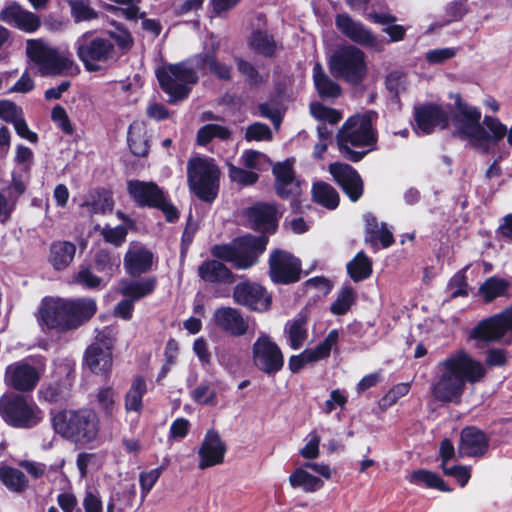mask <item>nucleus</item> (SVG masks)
Listing matches in <instances>:
<instances>
[{
	"label": "nucleus",
	"instance_id": "2eb2a0df",
	"mask_svg": "<svg viewBox=\"0 0 512 512\" xmlns=\"http://www.w3.org/2000/svg\"><path fill=\"white\" fill-rule=\"evenodd\" d=\"M234 301L250 311L266 312L271 308L272 295L257 282H239L233 289Z\"/></svg>",
	"mask_w": 512,
	"mask_h": 512
},
{
	"label": "nucleus",
	"instance_id": "39448f33",
	"mask_svg": "<svg viewBox=\"0 0 512 512\" xmlns=\"http://www.w3.org/2000/svg\"><path fill=\"white\" fill-rule=\"evenodd\" d=\"M221 171L208 156L191 157L187 162V184L191 194L205 203H213L219 194Z\"/></svg>",
	"mask_w": 512,
	"mask_h": 512
},
{
	"label": "nucleus",
	"instance_id": "e433bc0d",
	"mask_svg": "<svg viewBox=\"0 0 512 512\" xmlns=\"http://www.w3.org/2000/svg\"><path fill=\"white\" fill-rule=\"evenodd\" d=\"M307 319L302 314H298L293 320L285 325V332L288 335L289 346L293 350L300 349L308 337Z\"/></svg>",
	"mask_w": 512,
	"mask_h": 512
},
{
	"label": "nucleus",
	"instance_id": "79ce46f5",
	"mask_svg": "<svg viewBox=\"0 0 512 512\" xmlns=\"http://www.w3.org/2000/svg\"><path fill=\"white\" fill-rule=\"evenodd\" d=\"M372 272V261L364 251H359L347 264V273L354 282L369 278Z\"/></svg>",
	"mask_w": 512,
	"mask_h": 512
},
{
	"label": "nucleus",
	"instance_id": "338daca9",
	"mask_svg": "<svg viewBox=\"0 0 512 512\" xmlns=\"http://www.w3.org/2000/svg\"><path fill=\"white\" fill-rule=\"evenodd\" d=\"M99 407L106 415H111L115 406V390L112 387H102L96 395Z\"/></svg>",
	"mask_w": 512,
	"mask_h": 512
},
{
	"label": "nucleus",
	"instance_id": "f8f14e48",
	"mask_svg": "<svg viewBox=\"0 0 512 512\" xmlns=\"http://www.w3.org/2000/svg\"><path fill=\"white\" fill-rule=\"evenodd\" d=\"M269 277L274 284L289 285L298 282L302 274V262L292 253L275 249L268 260Z\"/></svg>",
	"mask_w": 512,
	"mask_h": 512
},
{
	"label": "nucleus",
	"instance_id": "aec40b11",
	"mask_svg": "<svg viewBox=\"0 0 512 512\" xmlns=\"http://www.w3.org/2000/svg\"><path fill=\"white\" fill-rule=\"evenodd\" d=\"M226 451L227 447L221 440L219 433L215 430H209L198 450V468L204 470L222 464Z\"/></svg>",
	"mask_w": 512,
	"mask_h": 512
},
{
	"label": "nucleus",
	"instance_id": "6ab92c4d",
	"mask_svg": "<svg viewBox=\"0 0 512 512\" xmlns=\"http://www.w3.org/2000/svg\"><path fill=\"white\" fill-rule=\"evenodd\" d=\"M127 192L139 208H156L165 195L155 182L138 179L127 181Z\"/></svg>",
	"mask_w": 512,
	"mask_h": 512
},
{
	"label": "nucleus",
	"instance_id": "f257e3e1",
	"mask_svg": "<svg viewBox=\"0 0 512 512\" xmlns=\"http://www.w3.org/2000/svg\"><path fill=\"white\" fill-rule=\"evenodd\" d=\"M450 99H454L453 106H449L451 120L456 127L460 138L469 139L471 145L488 154L490 144L497 145L509 130L497 117L486 115L482 126L480 124L481 111L478 107L470 106L460 93H450Z\"/></svg>",
	"mask_w": 512,
	"mask_h": 512
},
{
	"label": "nucleus",
	"instance_id": "a19ab883",
	"mask_svg": "<svg viewBox=\"0 0 512 512\" xmlns=\"http://www.w3.org/2000/svg\"><path fill=\"white\" fill-rule=\"evenodd\" d=\"M409 481L441 492H451L453 490L437 473L423 468L414 470Z\"/></svg>",
	"mask_w": 512,
	"mask_h": 512
},
{
	"label": "nucleus",
	"instance_id": "4be33fe9",
	"mask_svg": "<svg viewBox=\"0 0 512 512\" xmlns=\"http://www.w3.org/2000/svg\"><path fill=\"white\" fill-rule=\"evenodd\" d=\"M489 449V437L477 426H465L460 432L458 452L467 457H483Z\"/></svg>",
	"mask_w": 512,
	"mask_h": 512
},
{
	"label": "nucleus",
	"instance_id": "864d4df0",
	"mask_svg": "<svg viewBox=\"0 0 512 512\" xmlns=\"http://www.w3.org/2000/svg\"><path fill=\"white\" fill-rule=\"evenodd\" d=\"M164 466L156 467L150 471H143L139 474V483L141 490V503L144 502L152 488L155 486L159 478L161 477Z\"/></svg>",
	"mask_w": 512,
	"mask_h": 512
},
{
	"label": "nucleus",
	"instance_id": "49530a36",
	"mask_svg": "<svg viewBox=\"0 0 512 512\" xmlns=\"http://www.w3.org/2000/svg\"><path fill=\"white\" fill-rule=\"evenodd\" d=\"M368 66H329L330 73L345 81L350 86L356 87L362 83L367 75Z\"/></svg>",
	"mask_w": 512,
	"mask_h": 512
},
{
	"label": "nucleus",
	"instance_id": "603ef678",
	"mask_svg": "<svg viewBox=\"0 0 512 512\" xmlns=\"http://www.w3.org/2000/svg\"><path fill=\"white\" fill-rule=\"evenodd\" d=\"M228 176L232 183H236L242 187L252 186L259 180L258 173L237 167L233 164H229Z\"/></svg>",
	"mask_w": 512,
	"mask_h": 512
},
{
	"label": "nucleus",
	"instance_id": "6e6552de",
	"mask_svg": "<svg viewBox=\"0 0 512 512\" xmlns=\"http://www.w3.org/2000/svg\"><path fill=\"white\" fill-rule=\"evenodd\" d=\"M75 378L76 369L73 365H59L52 379L41 385L38 390V399L49 404H67L72 397Z\"/></svg>",
	"mask_w": 512,
	"mask_h": 512
},
{
	"label": "nucleus",
	"instance_id": "f3484780",
	"mask_svg": "<svg viewBox=\"0 0 512 512\" xmlns=\"http://www.w3.org/2000/svg\"><path fill=\"white\" fill-rule=\"evenodd\" d=\"M328 171L351 202H357L363 196L364 183L354 167L343 162H333L329 164Z\"/></svg>",
	"mask_w": 512,
	"mask_h": 512
},
{
	"label": "nucleus",
	"instance_id": "680f3d73",
	"mask_svg": "<svg viewBox=\"0 0 512 512\" xmlns=\"http://www.w3.org/2000/svg\"><path fill=\"white\" fill-rule=\"evenodd\" d=\"M272 139V131L270 127L261 122H254L249 125L245 131V140L251 141H264Z\"/></svg>",
	"mask_w": 512,
	"mask_h": 512
},
{
	"label": "nucleus",
	"instance_id": "4d7b16f0",
	"mask_svg": "<svg viewBox=\"0 0 512 512\" xmlns=\"http://www.w3.org/2000/svg\"><path fill=\"white\" fill-rule=\"evenodd\" d=\"M211 255L218 261H224L232 263L233 267L236 268L237 254L236 246L232 243L216 244L211 247Z\"/></svg>",
	"mask_w": 512,
	"mask_h": 512
},
{
	"label": "nucleus",
	"instance_id": "7c9ffc66",
	"mask_svg": "<svg viewBox=\"0 0 512 512\" xmlns=\"http://www.w3.org/2000/svg\"><path fill=\"white\" fill-rule=\"evenodd\" d=\"M198 276L206 283H232L233 272L221 261L208 259L198 266Z\"/></svg>",
	"mask_w": 512,
	"mask_h": 512
},
{
	"label": "nucleus",
	"instance_id": "de8ad7c7",
	"mask_svg": "<svg viewBox=\"0 0 512 512\" xmlns=\"http://www.w3.org/2000/svg\"><path fill=\"white\" fill-rule=\"evenodd\" d=\"M227 141L231 138V131L219 124H206L201 126L196 134V143L199 146H207L213 139Z\"/></svg>",
	"mask_w": 512,
	"mask_h": 512
},
{
	"label": "nucleus",
	"instance_id": "a878e982",
	"mask_svg": "<svg viewBox=\"0 0 512 512\" xmlns=\"http://www.w3.org/2000/svg\"><path fill=\"white\" fill-rule=\"evenodd\" d=\"M121 256L109 248H99L92 255L91 266L109 282L120 271Z\"/></svg>",
	"mask_w": 512,
	"mask_h": 512
},
{
	"label": "nucleus",
	"instance_id": "bb28decb",
	"mask_svg": "<svg viewBox=\"0 0 512 512\" xmlns=\"http://www.w3.org/2000/svg\"><path fill=\"white\" fill-rule=\"evenodd\" d=\"M336 26L345 36L358 44L371 47L377 45V38L347 14H340L336 17Z\"/></svg>",
	"mask_w": 512,
	"mask_h": 512
},
{
	"label": "nucleus",
	"instance_id": "dca6fc26",
	"mask_svg": "<svg viewBox=\"0 0 512 512\" xmlns=\"http://www.w3.org/2000/svg\"><path fill=\"white\" fill-rule=\"evenodd\" d=\"M415 131L421 135H429L437 127L446 129L449 126L447 111L437 103L428 102L414 107Z\"/></svg>",
	"mask_w": 512,
	"mask_h": 512
},
{
	"label": "nucleus",
	"instance_id": "3c124183",
	"mask_svg": "<svg viewBox=\"0 0 512 512\" xmlns=\"http://www.w3.org/2000/svg\"><path fill=\"white\" fill-rule=\"evenodd\" d=\"M467 269L468 267L459 270L449 279L447 283V290L450 292L448 300L469 295L470 287L467 281Z\"/></svg>",
	"mask_w": 512,
	"mask_h": 512
},
{
	"label": "nucleus",
	"instance_id": "0eeeda50",
	"mask_svg": "<svg viewBox=\"0 0 512 512\" xmlns=\"http://www.w3.org/2000/svg\"><path fill=\"white\" fill-rule=\"evenodd\" d=\"M155 74L161 90L169 96L170 104L188 98L189 85L198 81L196 71L190 66H157Z\"/></svg>",
	"mask_w": 512,
	"mask_h": 512
},
{
	"label": "nucleus",
	"instance_id": "2f4dec72",
	"mask_svg": "<svg viewBox=\"0 0 512 512\" xmlns=\"http://www.w3.org/2000/svg\"><path fill=\"white\" fill-rule=\"evenodd\" d=\"M148 392L146 379L142 375H135L131 385L124 395V408L127 413L140 414L143 411V398Z\"/></svg>",
	"mask_w": 512,
	"mask_h": 512
},
{
	"label": "nucleus",
	"instance_id": "4468645a",
	"mask_svg": "<svg viewBox=\"0 0 512 512\" xmlns=\"http://www.w3.org/2000/svg\"><path fill=\"white\" fill-rule=\"evenodd\" d=\"M42 372L28 358L13 362L5 368L4 382L20 393L32 392L39 384Z\"/></svg>",
	"mask_w": 512,
	"mask_h": 512
},
{
	"label": "nucleus",
	"instance_id": "8fccbe9b",
	"mask_svg": "<svg viewBox=\"0 0 512 512\" xmlns=\"http://www.w3.org/2000/svg\"><path fill=\"white\" fill-rule=\"evenodd\" d=\"M356 293L351 285H344L338 292L337 298L330 306L332 314L341 316L346 314L356 301Z\"/></svg>",
	"mask_w": 512,
	"mask_h": 512
},
{
	"label": "nucleus",
	"instance_id": "412c9836",
	"mask_svg": "<svg viewBox=\"0 0 512 512\" xmlns=\"http://www.w3.org/2000/svg\"><path fill=\"white\" fill-rule=\"evenodd\" d=\"M0 20L26 33H34L41 26L40 17L12 2L0 11Z\"/></svg>",
	"mask_w": 512,
	"mask_h": 512
},
{
	"label": "nucleus",
	"instance_id": "1a4fd4ad",
	"mask_svg": "<svg viewBox=\"0 0 512 512\" xmlns=\"http://www.w3.org/2000/svg\"><path fill=\"white\" fill-rule=\"evenodd\" d=\"M275 178L274 189L277 196L283 200H289L293 213H300L301 204V181L296 178L294 170V159H286L276 163L272 168Z\"/></svg>",
	"mask_w": 512,
	"mask_h": 512
},
{
	"label": "nucleus",
	"instance_id": "13d9d810",
	"mask_svg": "<svg viewBox=\"0 0 512 512\" xmlns=\"http://www.w3.org/2000/svg\"><path fill=\"white\" fill-rule=\"evenodd\" d=\"M128 230L124 225L110 227L106 225L101 230V236L106 243L112 244L115 247H120L126 241Z\"/></svg>",
	"mask_w": 512,
	"mask_h": 512
},
{
	"label": "nucleus",
	"instance_id": "58836bf2",
	"mask_svg": "<svg viewBox=\"0 0 512 512\" xmlns=\"http://www.w3.org/2000/svg\"><path fill=\"white\" fill-rule=\"evenodd\" d=\"M315 88L321 98H337L342 89L338 83L329 78L323 71V66H313Z\"/></svg>",
	"mask_w": 512,
	"mask_h": 512
},
{
	"label": "nucleus",
	"instance_id": "72a5a7b5",
	"mask_svg": "<svg viewBox=\"0 0 512 512\" xmlns=\"http://www.w3.org/2000/svg\"><path fill=\"white\" fill-rule=\"evenodd\" d=\"M312 201L329 210H334L339 206L340 197L337 190L329 183L324 181H315L311 188Z\"/></svg>",
	"mask_w": 512,
	"mask_h": 512
},
{
	"label": "nucleus",
	"instance_id": "bf43d9fd",
	"mask_svg": "<svg viewBox=\"0 0 512 512\" xmlns=\"http://www.w3.org/2000/svg\"><path fill=\"white\" fill-rule=\"evenodd\" d=\"M338 341L339 332L337 329H332L324 340L312 349L318 361L328 358L331 354L332 347L335 346Z\"/></svg>",
	"mask_w": 512,
	"mask_h": 512
},
{
	"label": "nucleus",
	"instance_id": "473e14b6",
	"mask_svg": "<svg viewBox=\"0 0 512 512\" xmlns=\"http://www.w3.org/2000/svg\"><path fill=\"white\" fill-rule=\"evenodd\" d=\"M156 287L157 278L155 276L145 277L139 281L125 280L122 282L120 293L135 302L151 295Z\"/></svg>",
	"mask_w": 512,
	"mask_h": 512
},
{
	"label": "nucleus",
	"instance_id": "f03ea898",
	"mask_svg": "<svg viewBox=\"0 0 512 512\" xmlns=\"http://www.w3.org/2000/svg\"><path fill=\"white\" fill-rule=\"evenodd\" d=\"M442 372L431 387L433 398L442 403H460L466 383L480 382L486 375L482 363L459 350L439 363Z\"/></svg>",
	"mask_w": 512,
	"mask_h": 512
},
{
	"label": "nucleus",
	"instance_id": "20e7f679",
	"mask_svg": "<svg viewBox=\"0 0 512 512\" xmlns=\"http://www.w3.org/2000/svg\"><path fill=\"white\" fill-rule=\"evenodd\" d=\"M51 424L62 438L81 447L95 442L101 428L98 414L90 408L57 411L52 414Z\"/></svg>",
	"mask_w": 512,
	"mask_h": 512
},
{
	"label": "nucleus",
	"instance_id": "a211bd4d",
	"mask_svg": "<svg viewBox=\"0 0 512 512\" xmlns=\"http://www.w3.org/2000/svg\"><path fill=\"white\" fill-rule=\"evenodd\" d=\"M236 246V269L246 270L256 265L259 257L265 252L268 239L265 235L257 236L247 233L233 239Z\"/></svg>",
	"mask_w": 512,
	"mask_h": 512
},
{
	"label": "nucleus",
	"instance_id": "e2e57ef3",
	"mask_svg": "<svg viewBox=\"0 0 512 512\" xmlns=\"http://www.w3.org/2000/svg\"><path fill=\"white\" fill-rule=\"evenodd\" d=\"M37 68L41 76H70L74 77L80 73V66H31Z\"/></svg>",
	"mask_w": 512,
	"mask_h": 512
},
{
	"label": "nucleus",
	"instance_id": "ddd939ff",
	"mask_svg": "<svg viewBox=\"0 0 512 512\" xmlns=\"http://www.w3.org/2000/svg\"><path fill=\"white\" fill-rule=\"evenodd\" d=\"M377 137L373 131L372 120L368 115L349 117L337 133V143L354 147L374 145Z\"/></svg>",
	"mask_w": 512,
	"mask_h": 512
},
{
	"label": "nucleus",
	"instance_id": "09e8293b",
	"mask_svg": "<svg viewBox=\"0 0 512 512\" xmlns=\"http://www.w3.org/2000/svg\"><path fill=\"white\" fill-rule=\"evenodd\" d=\"M329 64H364V53L353 45L341 46L331 55Z\"/></svg>",
	"mask_w": 512,
	"mask_h": 512
},
{
	"label": "nucleus",
	"instance_id": "69168bd1",
	"mask_svg": "<svg viewBox=\"0 0 512 512\" xmlns=\"http://www.w3.org/2000/svg\"><path fill=\"white\" fill-rule=\"evenodd\" d=\"M21 107L9 100L0 101V119L6 123L14 124L23 115Z\"/></svg>",
	"mask_w": 512,
	"mask_h": 512
},
{
	"label": "nucleus",
	"instance_id": "0e129e2a",
	"mask_svg": "<svg viewBox=\"0 0 512 512\" xmlns=\"http://www.w3.org/2000/svg\"><path fill=\"white\" fill-rule=\"evenodd\" d=\"M380 231L379 223L375 215L367 213L365 215V243L369 244L374 250L377 249V237Z\"/></svg>",
	"mask_w": 512,
	"mask_h": 512
},
{
	"label": "nucleus",
	"instance_id": "6e6d98bb",
	"mask_svg": "<svg viewBox=\"0 0 512 512\" xmlns=\"http://www.w3.org/2000/svg\"><path fill=\"white\" fill-rule=\"evenodd\" d=\"M71 14L76 22L89 21L97 18V13L85 0H69Z\"/></svg>",
	"mask_w": 512,
	"mask_h": 512
},
{
	"label": "nucleus",
	"instance_id": "cd10ccee",
	"mask_svg": "<svg viewBox=\"0 0 512 512\" xmlns=\"http://www.w3.org/2000/svg\"><path fill=\"white\" fill-rule=\"evenodd\" d=\"M26 55L34 64H64L59 51L42 38L26 41Z\"/></svg>",
	"mask_w": 512,
	"mask_h": 512
},
{
	"label": "nucleus",
	"instance_id": "7ed1b4c3",
	"mask_svg": "<svg viewBox=\"0 0 512 512\" xmlns=\"http://www.w3.org/2000/svg\"><path fill=\"white\" fill-rule=\"evenodd\" d=\"M97 311L92 298H44L39 310L40 319L49 329L58 332L74 330L87 323Z\"/></svg>",
	"mask_w": 512,
	"mask_h": 512
},
{
	"label": "nucleus",
	"instance_id": "4c0bfd02",
	"mask_svg": "<svg viewBox=\"0 0 512 512\" xmlns=\"http://www.w3.org/2000/svg\"><path fill=\"white\" fill-rule=\"evenodd\" d=\"M289 483L292 488H302L306 493H314L324 486L322 479L312 475L301 467L296 468L290 474Z\"/></svg>",
	"mask_w": 512,
	"mask_h": 512
},
{
	"label": "nucleus",
	"instance_id": "37998d69",
	"mask_svg": "<svg viewBox=\"0 0 512 512\" xmlns=\"http://www.w3.org/2000/svg\"><path fill=\"white\" fill-rule=\"evenodd\" d=\"M90 200L85 201L82 206L89 207L93 213L105 214L114 208V200L111 191L106 188H97L89 193Z\"/></svg>",
	"mask_w": 512,
	"mask_h": 512
},
{
	"label": "nucleus",
	"instance_id": "423d86ee",
	"mask_svg": "<svg viewBox=\"0 0 512 512\" xmlns=\"http://www.w3.org/2000/svg\"><path fill=\"white\" fill-rule=\"evenodd\" d=\"M0 416L12 428L31 429L42 421L43 412L23 394L11 392L0 397Z\"/></svg>",
	"mask_w": 512,
	"mask_h": 512
},
{
	"label": "nucleus",
	"instance_id": "c03bdc74",
	"mask_svg": "<svg viewBox=\"0 0 512 512\" xmlns=\"http://www.w3.org/2000/svg\"><path fill=\"white\" fill-rule=\"evenodd\" d=\"M0 481L10 491L21 493L28 486L25 474L14 467L3 465L0 467Z\"/></svg>",
	"mask_w": 512,
	"mask_h": 512
},
{
	"label": "nucleus",
	"instance_id": "f704fd0d",
	"mask_svg": "<svg viewBox=\"0 0 512 512\" xmlns=\"http://www.w3.org/2000/svg\"><path fill=\"white\" fill-rule=\"evenodd\" d=\"M509 288V281L497 276H491L480 285L478 294L485 303H491L499 297L508 296Z\"/></svg>",
	"mask_w": 512,
	"mask_h": 512
},
{
	"label": "nucleus",
	"instance_id": "9b49d317",
	"mask_svg": "<svg viewBox=\"0 0 512 512\" xmlns=\"http://www.w3.org/2000/svg\"><path fill=\"white\" fill-rule=\"evenodd\" d=\"M244 217L248 228L269 240L278 230L281 214L275 202L258 201L246 208Z\"/></svg>",
	"mask_w": 512,
	"mask_h": 512
},
{
	"label": "nucleus",
	"instance_id": "c9c22d12",
	"mask_svg": "<svg viewBox=\"0 0 512 512\" xmlns=\"http://www.w3.org/2000/svg\"><path fill=\"white\" fill-rule=\"evenodd\" d=\"M248 44L251 50L265 57L273 56L279 48V44L274 37L263 30L253 31Z\"/></svg>",
	"mask_w": 512,
	"mask_h": 512
},
{
	"label": "nucleus",
	"instance_id": "5fc2aeb1",
	"mask_svg": "<svg viewBox=\"0 0 512 512\" xmlns=\"http://www.w3.org/2000/svg\"><path fill=\"white\" fill-rule=\"evenodd\" d=\"M127 143L131 153L137 157H146L149 154L150 144L146 135L134 134L132 126L128 129Z\"/></svg>",
	"mask_w": 512,
	"mask_h": 512
},
{
	"label": "nucleus",
	"instance_id": "a18cd8bd",
	"mask_svg": "<svg viewBox=\"0 0 512 512\" xmlns=\"http://www.w3.org/2000/svg\"><path fill=\"white\" fill-rule=\"evenodd\" d=\"M91 264L80 265L79 270L73 276L75 284L88 290H101L106 287L107 281L102 275H96Z\"/></svg>",
	"mask_w": 512,
	"mask_h": 512
},
{
	"label": "nucleus",
	"instance_id": "c85d7f7f",
	"mask_svg": "<svg viewBox=\"0 0 512 512\" xmlns=\"http://www.w3.org/2000/svg\"><path fill=\"white\" fill-rule=\"evenodd\" d=\"M86 34L77 41V53L84 64L93 61H106L112 51V45L105 39L97 38L89 44L85 42Z\"/></svg>",
	"mask_w": 512,
	"mask_h": 512
},
{
	"label": "nucleus",
	"instance_id": "b1692460",
	"mask_svg": "<svg viewBox=\"0 0 512 512\" xmlns=\"http://www.w3.org/2000/svg\"><path fill=\"white\" fill-rule=\"evenodd\" d=\"M99 344H90L83 356V365L96 375H107L111 372L113 355L109 348H101Z\"/></svg>",
	"mask_w": 512,
	"mask_h": 512
},
{
	"label": "nucleus",
	"instance_id": "5701e85b",
	"mask_svg": "<svg viewBox=\"0 0 512 512\" xmlns=\"http://www.w3.org/2000/svg\"><path fill=\"white\" fill-rule=\"evenodd\" d=\"M213 321L217 328L234 337L245 335L249 329V324L242 314L229 306L217 308L213 314Z\"/></svg>",
	"mask_w": 512,
	"mask_h": 512
},
{
	"label": "nucleus",
	"instance_id": "c756f323",
	"mask_svg": "<svg viewBox=\"0 0 512 512\" xmlns=\"http://www.w3.org/2000/svg\"><path fill=\"white\" fill-rule=\"evenodd\" d=\"M76 254V245L66 240L53 241L49 247L48 262L55 271H63L70 266Z\"/></svg>",
	"mask_w": 512,
	"mask_h": 512
},
{
	"label": "nucleus",
	"instance_id": "052dcab7",
	"mask_svg": "<svg viewBox=\"0 0 512 512\" xmlns=\"http://www.w3.org/2000/svg\"><path fill=\"white\" fill-rule=\"evenodd\" d=\"M51 120L66 135H72L74 133V126L63 106L57 104L52 108Z\"/></svg>",
	"mask_w": 512,
	"mask_h": 512
},
{
	"label": "nucleus",
	"instance_id": "774afa93",
	"mask_svg": "<svg viewBox=\"0 0 512 512\" xmlns=\"http://www.w3.org/2000/svg\"><path fill=\"white\" fill-rule=\"evenodd\" d=\"M304 286L306 290L315 289L318 291L317 297L328 295L332 288V282L324 276H316L305 281Z\"/></svg>",
	"mask_w": 512,
	"mask_h": 512
},
{
	"label": "nucleus",
	"instance_id": "ea45409f",
	"mask_svg": "<svg viewBox=\"0 0 512 512\" xmlns=\"http://www.w3.org/2000/svg\"><path fill=\"white\" fill-rule=\"evenodd\" d=\"M503 336L496 315L480 321L471 331V337L481 341H496Z\"/></svg>",
	"mask_w": 512,
	"mask_h": 512
},
{
	"label": "nucleus",
	"instance_id": "9d476101",
	"mask_svg": "<svg viewBox=\"0 0 512 512\" xmlns=\"http://www.w3.org/2000/svg\"><path fill=\"white\" fill-rule=\"evenodd\" d=\"M254 366L268 376H275L284 367V355L279 345L267 334L261 333L252 345Z\"/></svg>",
	"mask_w": 512,
	"mask_h": 512
},
{
	"label": "nucleus",
	"instance_id": "393cba45",
	"mask_svg": "<svg viewBox=\"0 0 512 512\" xmlns=\"http://www.w3.org/2000/svg\"><path fill=\"white\" fill-rule=\"evenodd\" d=\"M153 259V253L145 247L129 249L124 255L125 271L132 278L140 277L152 270Z\"/></svg>",
	"mask_w": 512,
	"mask_h": 512
}]
</instances>
